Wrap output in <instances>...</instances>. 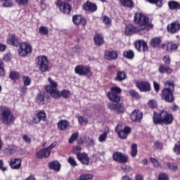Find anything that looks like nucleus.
Listing matches in <instances>:
<instances>
[{
  "instance_id": "obj_1",
  "label": "nucleus",
  "mask_w": 180,
  "mask_h": 180,
  "mask_svg": "<svg viewBox=\"0 0 180 180\" xmlns=\"http://www.w3.org/2000/svg\"><path fill=\"white\" fill-rule=\"evenodd\" d=\"M153 122L155 124H171L174 120V117L172 114L165 110H162L161 113L154 112Z\"/></svg>"
},
{
  "instance_id": "obj_2",
  "label": "nucleus",
  "mask_w": 180,
  "mask_h": 180,
  "mask_svg": "<svg viewBox=\"0 0 180 180\" xmlns=\"http://www.w3.org/2000/svg\"><path fill=\"white\" fill-rule=\"evenodd\" d=\"M0 120L3 124L11 126L15 122V115L8 107H1L0 110Z\"/></svg>"
},
{
  "instance_id": "obj_3",
  "label": "nucleus",
  "mask_w": 180,
  "mask_h": 180,
  "mask_svg": "<svg viewBox=\"0 0 180 180\" xmlns=\"http://www.w3.org/2000/svg\"><path fill=\"white\" fill-rule=\"evenodd\" d=\"M166 88L163 89L162 91L161 96L162 99L166 102H174V90L175 89V86L172 82H166Z\"/></svg>"
},
{
  "instance_id": "obj_4",
  "label": "nucleus",
  "mask_w": 180,
  "mask_h": 180,
  "mask_svg": "<svg viewBox=\"0 0 180 180\" xmlns=\"http://www.w3.org/2000/svg\"><path fill=\"white\" fill-rule=\"evenodd\" d=\"M134 22L141 25V31L148 30L153 27V24L148 22V18L141 13H136L134 15Z\"/></svg>"
},
{
  "instance_id": "obj_5",
  "label": "nucleus",
  "mask_w": 180,
  "mask_h": 180,
  "mask_svg": "<svg viewBox=\"0 0 180 180\" xmlns=\"http://www.w3.org/2000/svg\"><path fill=\"white\" fill-rule=\"evenodd\" d=\"M37 66L41 72L49 71V60L46 56H38L36 59Z\"/></svg>"
},
{
  "instance_id": "obj_6",
  "label": "nucleus",
  "mask_w": 180,
  "mask_h": 180,
  "mask_svg": "<svg viewBox=\"0 0 180 180\" xmlns=\"http://www.w3.org/2000/svg\"><path fill=\"white\" fill-rule=\"evenodd\" d=\"M110 91L108 93V96L110 101L112 102H116L117 103L120 101V96L119 94L122 92V89L117 86H113L110 88Z\"/></svg>"
},
{
  "instance_id": "obj_7",
  "label": "nucleus",
  "mask_w": 180,
  "mask_h": 180,
  "mask_svg": "<svg viewBox=\"0 0 180 180\" xmlns=\"http://www.w3.org/2000/svg\"><path fill=\"white\" fill-rule=\"evenodd\" d=\"M18 51L20 57H26L29 53H32V46L26 42H21L19 44Z\"/></svg>"
},
{
  "instance_id": "obj_8",
  "label": "nucleus",
  "mask_w": 180,
  "mask_h": 180,
  "mask_svg": "<svg viewBox=\"0 0 180 180\" xmlns=\"http://www.w3.org/2000/svg\"><path fill=\"white\" fill-rule=\"evenodd\" d=\"M75 72L78 75H92V72H91V68L89 66L84 65H79L75 67Z\"/></svg>"
},
{
  "instance_id": "obj_9",
  "label": "nucleus",
  "mask_w": 180,
  "mask_h": 180,
  "mask_svg": "<svg viewBox=\"0 0 180 180\" xmlns=\"http://www.w3.org/2000/svg\"><path fill=\"white\" fill-rule=\"evenodd\" d=\"M56 6L60 12L66 15H68L71 12V5L68 3L63 2L61 0L56 1Z\"/></svg>"
},
{
  "instance_id": "obj_10",
  "label": "nucleus",
  "mask_w": 180,
  "mask_h": 180,
  "mask_svg": "<svg viewBox=\"0 0 180 180\" xmlns=\"http://www.w3.org/2000/svg\"><path fill=\"white\" fill-rule=\"evenodd\" d=\"M112 159L115 162H119L120 164H126L129 160L127 155L122 153L121 152H115L112 154Z\"/></svg>"
},
{
  "instance_id": "obj_11",
  "label": "nucleus",
  "mask_w": 180,
  "mask_h": 180,
  "mask_svg": "<svg viewBox=\"0 0 180 180\" xmlns=\"http://www.w3.org/2000/svg\"><path fill=\"white\" fill-rule=\"evenodd\" d=\"M141 32V28L139 27H136L131 24H129L125 27V34L127 36H131L134 33H140Z\"/></svg>"
},
{
  "instance_id": "obj_12",
  "label": "nucleus",
  "mask_w": 180,
  "mask_h": 180,
  "mask_svg": "<svg viewBox=\"0 0 180 180\" xmlns=\"http://www.w3.org/2000/svg\"><path fill=\"white\" fill-rule=\"evenodd\" d=\"M136 86L139 89L141 92H147L151 89V86L148 82H138Z\"/></svg>"
},
{
  "instance_id": "obj_13",
  "label": "nucleus",
  "mask_w": 180,
  "mask_h": 180,
  "mask_svg": "<svg viewBox=\"0 0 180 180\" xmlns=\"http://www.w3.org/2000/svg\"><path fill=\"white\" fill-rule=\"evenodd\" d=\"M162 49H163L165 51L171 53V51H174V50L178 49V45L176 44H174V42H168L167 44H163L162 45Z\"/></svg>"
},
{
  "instance_id": "obj_14",
  "label": "nucleus",
  "mask_w": 180,
  "mask_h": 180,
  "mask_svg": "<svg viewBox=\"0 0 180 180\" xmlns=\"http://www.w3.org/2000/svg\"><path fill=\"white\" fill-rule=\"evenodd\" d=\"M50 150L47 148H44L37 153L36 157L37 158L41 160L42 158H49V157H50Z\"/></svg>"
},
{
  "instance_id": "obj_15",
  "label": "nucleus",
  "mask_w": 180,
  "mask_h": 180,
  "mask_svg": "<svg viewBox=\"0 0 180 180\" xmlns=\"http://www.w3.org/2000/svg\"><path fill=\"white\" fill-rule=\"evenodd\" d=\"M180 30V24L178 21H174L167 25V30L169 33H176Z\"/></svg>"
},
{
  "instance_id": "obj_16",
  "label": "nucleus",
  "mask_w": 180,
  "mask_h": 180,
  "mask_svg": "<svg viewBox=\"0 0 180 180\" xmlns=\"http://www.w3.org/2000/svg\"><path fill=\"white\" fill-rule=\"evenodd\" d=\"M131 119L132 122H140L143 119V112L135 110L131 114Z\"/></svg>"
},
{
  "instance_id": "obj_17",
  "label": "nucleus",
  "mask_w": 180,
  "mask_h": 180,
  "mask_svg": "<svg viewBox=\"0 0 180 180\" xmlns=\"http://www.w3.org/2000/svg\"><path fill=\"white\" fill-rule=\"evenodd\" d=\"M77 158L82 162V164L89 165V158L88 157V154L85 153L77 154Z\"/></svg>"
},
{
  "instance_id": "obj_18",
  "label": "nucleus",
  "mask_w": 180,
  "mask_h": 180,
  "mask_svg": "<svg viewBox=\"0 0 180 180\" xmlns=\"http://www.w3.org/2000/svg\"><path fill=\"white\" fill-rule=\"evenodd\" d=\"M117 52L115 51H106L105 52V58L108 60H117Z\"/></svg>"
},
{
  "instance_id": "obj_19",
  "label": "nucleus",
  "mask_w": 180,
  "mask_h": 180,
  "mask_svg": "<svg viewBox=\"0 0 180 180\" xmlns=\"http://www.w3.org/2000/svg\"><path fill=\"white\" fill-rule=\"evenodd\" d=\"M7 44L18 47L19 46V39L15 34H11L7 39Z\"/></svg>"
},
{
  "instance_id": "obj_20",
  "label": "nucleus",
  "mask_w": 180,
  "mask_h": 180,
  "mask_svg": "<svg viewBox=\"0 0 180 180\" xmlns=\"http://www.w3.org/2000/svg\"><path fill=\"white\" fill-rule=\"evenodd\" d=\"M83 8L84 11H87L89 12H95L96 9H98V6L95 4H92L91 2H86L83 5Z\"/></svg>"
},
{
  "instance_id": "obj_21",
  "label": "nucleus",
  "mask_w": 180,
  "mask_h": 180,
  "mask_svg": "<svg viewBox=\"0 0 180 180\" xmlns=\"http://www.w3.org/2000/svg\"><path fill=\"white\" fill-rule=\"evenodd\" d=\"M16 150H18V146L15 145H11L4 148V152L6 155H12V154H15L16 153Z\"/></svg>"
},
{
  "instance_id": "obj_22",
  "label": "nucleus",
  "mask_w": 180,
  "mask_h": 180,
  "mask_svg": "<svg viewBox=\"0 0 180 180\" xmlns=\"http://www.w3.org/2000/svg\"><path fill=\"white\" fill-rule=\"evenodd\" d=\"M49 167L55 172H58L61 168V165L58 161H52L49 162Z\"/></svg>"
},
{
  "instance_id": "obj_23",
  "label": "nucleus",
  "mask_w": 180,
  "mask_h": 180,
  "mask_svg": "<svg viewBox=\"0 0 180 180\" xmlns=\"http://www.w3.org/2000/svg\"><path fill=\"white\" fill-rule=\"evenodd\" d=\"M10 166L13 169H19L22 167V160L20 159H13L11 160Z\"/></svg>"
},
{
  "instance_id": "obj_24",
  "label": "nucleus",
  "mask_w": 180,
  "mask_h": 180,
  "mask_svg": "<svg viewBox=\"0 0 180 180\" xmlns=\"http://www.w3.org/2000/svg\"><path fill=\"white\" fill-rule=\"evenodd\" d=\"M158 71L160 74H172L174 71L172 68L169 66H165V65H160L158 68Z\"/></svg>"
},
{
  "instance_id": "obj_25",
  "label": "nucleus",
  "mask_w": 180,
  "mask_h": 180,
  "mask_svg": "<svg viewBox=\"0 0 180 180\" xmlns=\"http://www.w3.org/2000/svg\"><path fill=\"white\" fill-rule=\"evenodd\" d=\"M130 131H131L130 127H126L124 128L123 130L118 132V136H119L120 139L124 140V139H127V136H129V134H130Z\"/></svg>"
},
{
  "instance_id": "obj_26",
  "label": "nucleus",
  "mask_w": 180,
  "mask_h": 180,
  "mask_svg": "<svg viewBox=\"0 0 180 180\" xmlns=\"http://www.w3.org/2000/svg\"><path fill=\"white\" fill-rule=\"evenodd\" d=\"M162 40L160 37H154L150 39V46L153 47V49H158L160 47Z\"/></svg>"
},
{
  "instance_id": "obj_27",
  "label": "nucleus",
  "mask_w": 180,
  "mask_h": 180,
  "mask_svg": "<svg viewBox=\"0 0 180 180\" xmlns=\"http://www.w3.org/2000/svg\"><path fill=\"white\" fill-rule=\"evenodd\" d=\"M48 81L50 84L46 86V90L47 91V92L49 91H53V89H57V82L51 79V77L48 78Z\"/></svg>"
},
{
  "instance_id": "obj_28",
  "label": "nucleus",
  "mask_w": 180,
  "mask_h": 180,
  "mask_svg": "<svg viewBox=\"0 0 180 180\" xmlns=\"http://www.w3.org/2000/svg\"><path fill=\"white\" fill-rule=\"evenodd\" d=\"M68 126H70V123L65 120H60L58 122V129H59V130H65Z\"/></svg>"
},
{
  "instance_id": "obj_29",
  "label": "nucleus",
  "mask_w": 180,
  "mask_h": 180,
  "mask_svg": "<svg viewBox=\"0 0 180 180\" xmlns=\"http://www.w3.org/2000/svg\"><path fill=\"white\" fill-rule=\"evenodd\" d=\"M94 41L96 46H102L103 44V37L99 34H96L94 36Z\"/></svg>"
},
{
  "instance_id": "obj_30",
  "label": "nucleus",
  "mask_w": 180,
  "mask_h": 180,
  "mask_svg": "<svg viewBox=\"0 0 180 180\" xmlns=\"http://www.w3.org/2000/svg\"><path fill=\"white\" fill-rule=\"evenodd\" d=\"M48 92L51 94V96H52V98H55L56 99L61 97V92H60V91H58L57 89H53Z\"/></svg>"
},
{
  "instance_id": "obj_31",
  "label": "nucleus",
  "mask_w": 180,
  "mask_h": 180,
  "mask_svg": "<svg viewBox=\"0 0 180 180\" xmlns=\"http://www.w3.org/2000/svg\"><path fill=\"white\" fill-rule=\"evenodd\" d=\"M115 79V81H124L126 79V73L123 71H118Z\"/></svg>"
},
{
  "instance_id": "obj_32",
  "label": "nucleus",
  "mask_w": 180,
  "mask_h": 180,
  "mask_svg": "<svg viewBox=\"0 0 180 180\" xmlns=\"http://www.w3.org/2000/svg\"><path fill=\"white\" fill-rule=\"evenodd\" d=\"M123 56L124 58H127L128 60H133L134 58V52L131 50L125 51L123 53Z\"/></svg>"
},
{
  "instance_id": "obj_33",
  "label": "nucleus",
  "mask_w": 180,
  "mask_h": 180,
  "mask_svg": "<svg viewBox=\"0 0 180 180\" xmlns=\"http://www.w3.org/2000/svg\"><path fill=\"white\" fill-rule=\"evenodd\" d=\"M120 2L122 6H125L127 8H133L134 6V4L131 0H120Z\"/></svg>"
},
{
  "instance_id": "obj_34",
  "label": "nucleus",
  "mask_w": 180,
  "mask_h": 180,
  "mask_svg": "<svg viewBox=\"0 0 180 180\" xmlns=\"http://www.w3.org/2000/svg\"><path fill=\"white\" fill-rule=\"evenodd\" d=\"M121 169L125 172V174H133V169L131 167L127 165H121Z\"/></svg>"
},
{
  "instance_id": "obj_35",
  "label": "nucleus",
  "mask_w": 180,
  "mask_h": 180,
  "mask_svg": "<svg viewBox=\"0 0 180 180\" xmlns=\"http://www.w3.org/2000/svg\"><path fill=\"white\" fill-rule=\"evenodd\" d=\"M37 101L40 103V105H45L46 103V94H38L37 96Z\"/></svg>"
},
{
  "instance_id": "obj_36",
  "label": "nucleus",
  "mask_w": 180,
  "mask_h": 180,
  "mask_svg": "<svg viewBox=\"0 0 180 180\" xmlns=\"http://www.w3.org/2000/svg\"><path fill=\"white\" fill-rule=\"evenodd\" d=\"M6 75V71L5 70V65L4 64V60L0 59V77H5Z\"/></svg>"
},
{
  "instance_id": "obj_37",
  "label": "nucleus",
  "mask_w": 180,
  "mask_h": 180,
  "mask_svg": "<svg viewBox=\"0 0 180 180\" xmlns=\"http://www.w3.org/2000/svg\"><path fill=\"white\" fill-rule=\"evenodd\" d=\"M167 167L170 169V171H172V172H176L178 170V165L176 163H171L168 162L167 163Z\"/></svg>"
},
{
  "instance_id": "obj_38",
  "label": "nucleus",
  "mask_w": 180,
  "mask_h": 180,
  "mask_svg": "<svg viewBox=\"0 0 180 180\" xmlns=\"http://www.w3.org/2000/svg\"><path fill=\"white\" fill-rule=\"evenodd\" d=\"M169 8L174 11V9H180V4L176 1H170L168 4Z\"/></svg>"
},
{
  "instance_id": "obj_39",
  "label": "nucleus",
  "mask_w": 180,
  "mask_h": 180,
  "mask_svg": "<svg viewBox=\"0 0 180 180\" xmlns=\"http://www.w3.org/2000/svg\"><path fill=\"white\" fill-rule=\"evenodd\" d=\"M94 178V176L91 174H81L79 177V180H91Z\"/></svg>"
},
{
  "instance_id": "obj_40",
  "label": "nucleus",
  "mask_w": 180,
  "mask_h": 180,
  "mask_svg": "<svg viewBox=\"0 0 180 180\" xmlns=\"http://www.w3.org/2000/svg\"><path fill=\"white\" fill-rule=\"evenodd\" d=\"M37 116L42 122L46 121V112L44 110H41L37 112Z\"/></svg>"
},
{
  "instance_id": "obj_41",
  "label": "nucleus",
  "mask_w": 180,
  "mask_h": 180,
  "mask_svg": "<svg viewBox=\"0 0 180 180\" xmlns=\"http://www.w3.org/2000/svg\"><path fill=\"white\" fill-rule=\"evenodd\" d=\"M0 2H4L3 4L4 8H12V6H13L12 0H0Z\"/></svg>"
},
{
  "instance_id": "obj_42",
  "label": "nucleus",
  "mask_w": 180,
  "mask_h": 180,
  "mask_svg": "<svg viewBox=\"0 0 180 180\" xmlns=\"http://www.w3.org/2000/svg\"><path fill=\"white\" fill-rule=\"evenodd\" d=\"M131 157H136L137 155V144L133 143L131 147Z\"/></svg>"
},
{
  "instance_id": "obj_43",
  "label": "nucleus",
  "mask_w": 180,
  "mask_h": 180,
  "mask_svg": "<svg viewBox=\"0 0 180 180\" xmlns=\"http://www.w3.org/2000/svg\"><path fill=\"white\" fill-rule=\"evenodd\" d=\"M9 78H11V79H19L20 75L18 72H11L9 75Z\"/></svg>"
},
{
  "instance_id": "obj_44",
  "label": "nucleus",
  "mask_w": 180,
  "mask_h": 180,
  "mask_svg": "<svg viewBox=\"0 0 180 180\" xmlns=\"http://www.w3.org/2000/svg\"><path fill=\"white\" fill-rule=\"evenodd\" d=\"M150 162L153 165V167H155V168H161V164H160L158 160L154 158H150Z\"/></svg>"
},
{
  "instance_id": "obj_45",
  "label": "nucleus",
  "mask_w": 180,
  "mask_h": 180,
  "mask_svg": "<svg viewBox=\"0 0 180 180\" xmlns=\"http://www.w3.org/2000/svg\"><path fill=\"white\" fill-rule=\"evenodd\" d=\"M22 80H23L25 86H29V85H30V84L32 82V79H30V77H29L27 76H24L22 77Z\"/></svg>"
},
{
  "instance_id": "obj_46",
  "label": "nucleus",
  "mask_w": 180,
  "mask_h": 180,
  "mask_svg": "<svg viewBox=\"0 0 180 180\" xmlns=\"http://www.w3.org/2000/svg\"><path fill=\"white\" fill-rule=\"evenodd\" d=\"M39 33L41 34H45V36L49 34V28L46 26L40 27H39Z\"/></svg>"
},
{
  "instance_id": "obj_47",
  "label": "nucleus",
  "mask_w": 180,
  "mask_h": 180,
  "mask_svg": "<svg viewBox=\"0 0 180 180\" xmlns=\"http://www.w3.org/2000/svg\"><path fill=\"white\" fill-rule=\"evenodd\" d=\"M81 15H74L72 17V22L75 25H79L81 23Z\"/></svg>"
},
{
  "instance_id": "obj_48",
  "label": "nucleus",
  "mask_w": 180,
  "mask_h": 180,
  "mask_svg": "<svg viewBox=\"0 0 180 180\" xmlns=\"http://www.w3.org/2000/svg\"><path fill=\"white\" fill-rule=\"evenodd\" d=\"M115 110L116 112H118V113H123L126 109L123 105L117 103V108Z\"/></svg>"
},
{
  "instance_id": "obj_49",
  "label": "nucleus",
  "mask_w": 180,
  "mask_h": 180,
  "mask_svg": "<svg viewBox=\"0 0 180 180\" xmlns=\"http://www.w3.org/2000/svg\"><path fill=\"white\" fill-rule=\"evenodd\" d=\"M150 4H155L159 8H161L162 6V0H148Z\"/></svg>"
},
{
  "instance_id": "obj_50",
  "label": "nucleus",
  "mask_w": 180,
  "mask_h": 180,
  "mask_svg": "<svg viewBox=\"0 0 180 180\" xmlns=\"http://www.w3.org/2000/svg\"><path fill=\"white\" fill-rule=\"evenodd\" d=\"M15 2H16L18 5H20L22 6H26V5L29 4V0H15Z\"/></svg>"
},
{
  "instance_id": "obj_51",
  "label": "nucleus",
  "mask_w": 180,
  "mask_h": 180,
  "mask_svg": "<svg viewBox=\"0 0 180 180\" xmlns=\"http://www.w3.org/2000/svg\"><path fill=\"white\" fill-rule=\"evenodd\" d=\"M108 137V133L104 132L103 134H101L98 137V141L100 143H103L106 140V138Z\"/></svg>"
},
{
  "instance_id": "obj_52",
  "label": "nucleus",
  "mask_w": 180,
  "mask_h": 180,
  "mask_svg": "<svg viewBox=\"0 0 180 180\" xmlns=\"http://www.w3.org/2000/svg\"><path fill=\"white\" fill-rule=\"evenodd\" d=\"M78 139V132H75L72 134L71 137L69 139V143L71 144L73 141H75Z\"/></svg>"
},
{
  "instance_id": "obj_53",
  "label": "nucleus",
  "mask_w": 180,
  "mask_h": 180,
  "mask_svg": "<svg viewBox=\"0 0 180 180\" xmlns=\"http://www.w3.org/2000/svg\"><path fill=\"white\" fill-rule=\"evenodd\" d=\"M70 95H71V93L68 90H63L60 92V96H63V98H70Z\"/></svg>"
},
{
  "instance_id": "obj_54",
  "label": "nucleus",
  "mask_w": 180,
  "mask_h": 180,
  "mask_svg": "<svg viewBox=\"0 0 180 180\" xmlns=\"http://www.w3.org/2000/svg\"><path fill=\"white\" fill-rule=\"evenodd\" d=\"M86 143L89 146V147H94L95 146V141H94V139L90 137H88Z\"/></svg>"
},
{
  "instance_id": "obj_55",
  "label": "nucleus",
  "mask_w": 180,
  "mask_h": 180,
  "mask_svg": "<svg viewBox=\"0 0 180 180\" xmlns=\"http://www.w3.org/2000/svg\"><path fill=\"white\" fill-rule=\"evenodd\" d=\"M129 94L131 98H135L136 99L140 96L139 93L134 90H129Z\"/></svg>"
},
{
  "instance_id": "obj_56",
  "label": "nucleus",
  "mask_w": 180,
  "mask_h": 180,
  "mask_svg": "<svg viewBox=\"0 0 180 180\" xmlns=\"http://www.w3.org/2000/svg\"><path fill=\"white\" fill-rule=\"evenodd\" d=\"M82 150V148H81V146H77L75 148H74L73 149V153L75 154H76V155L77 156L78 154H82V153H81V150Z\"/></svg>"
},
{
  "instance_id": "obj_57",
  "label": "nucleus",
  "mask_w": 180,
  "mask_h": 180,
  "mask_svg": "<svg viewBox=\"0 0 180 180\" xmlns=\"http://www.w3.org/2000/svg\"><path fill=\"white\" fill-rule=\"evenodd\" d=\"M68 162L72 165V167H77V161L73 158H68Z\"/></svg>"
},
{
  "instance_id": "obj_58",
  "label": "nucleus",
  "mask_w": 180,
  "mask_h": 180,
  "mask_svg": "<svg viewBox=\"0 0 180 180\" xmlns=\"http://www.w3.org/2000/svg\"><path fill=\"white\" fill-rule=\"evenodd\" d=\"M78 122H79V124H84V123H88V119H86L82 116H79L78 117Z\"/></svg>"
},
{
  "instance_id": "obj_59",
  "label": "nucleus",
  "mask_w": 180,
  "mask_h": 180,
  "mask_svg": "<svg viewBox=\"0 0 180 180\" xmlns=\"http://www.w3.org/2000/svg\"><path fill=\"white\" fill-rule=\"evenodd\" d=\"M148 105L150 106V108H152L153 109H154V108H157L158 106L157 101L155 100H150L148 102Z\"/></svg>"
},
{
  "instance_id": "obj_60",
  "label": "nucleus",
  "mask_w": 180,
  "mask_h": 180,
  "mask_svg": "<svg viewBox=\"0 0 180 180\" xmlns=\"http://www.w3.org/2000/svg\"><path fill=\"white\" fill-rule=\"evenodd\" d=\"M141 45L142 51H147L148 50V46H147V43L144 41H141Z\"/></svg>"
},
{
  "instance_id": "obj_61",
  "label": "nucleus",
  "mask_w": 180,
  "mask_h": 180,
  "mask_svg": "<svg viewBox=\"0 0 180 180\" xmlns=\"http://www.w3.org/2000/svg\"><path fill=\"white\" fill-rule=\"evenodd\" d=\"M162 61L166 64L167 65H169L171 64V59H169V56H165L162 58Z\"/></svg>"
},
{
  "instance_id": "obj_62",
  "label": "nucleus",
  "mask_w": 180,
  "mask_h": 180,
  "mask_svg": "<svg viewBox=\"0 0 180 180\" xmlns=\"http://www.w3.org/2000/svg\"><path fill=\"white\" fill-rule=\"evenodd\" d=\"M158 180H168V174L164 173L159 174Z\"/></svg>"
},
{
  "instance_id": "obj_63",
  "label": "nucleus",
  "mask_w": 180,
  "mask_h": 180,
  "mask_svg": "<svg viewBox=\"0 0 180 180\" xmlns=\"http://www.w3.org/2000/svg\"><path fill=\"white\" fill-rule=\"evenodd\" d=\"M135 47L138 51H141V40L135 42Z\"/></svg>"
},
{
  "instance_id": "obj_64",
  "label": "nucleus",
  "mask_w": 180,
  "mask_h": 180,
  "mask_svg": "<svg viewBox=\"0 0 180 180\" xmlns=\"http://www.w3.org/2000/svg\"><path fill=\"white\" fill-rule=\"evenodd\" d=\"M117 103H108V108L110 110H116Z\"/></svg>"
}]
</instances>
